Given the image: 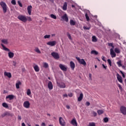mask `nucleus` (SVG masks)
I'll list each match as a JSON object with an SVG mask.
<instances>
[{
  "label": "nucleus",
  "mask_w": 126,
  "mask_h": 126,
  "mask_svg": "<svg viewBox=\"0 0 126 126\" xmlns=\"http://www.w3.org/2000/svg\"><path fill=\"white\" fill-rule=\"evenodd\" d=\"M33 68L36 72H38V71H40V68H39V66H38V65L33 66Z\"/></svg>",
  "instance_id": "4be33fe9"
},
{
  "label": "nucleus",
  "mask_w": 126,
  "mask_h": 126,
  "mask_svg": "<svg viewBox=\"0 0 126 126\" xmlns=\"http://www.w3.org/2000/svg\"><path fill=\"white\" fill-rule=\"evenodd\" d=\"M67 36L69 40H72V38H71V35H70L69 32H67Z\"/></svg>",
  "instance_id": "a19ab883"
},
{
  "label": "nucleus",
  "mask_w": 126,
  "mask_h": 126,
  "mask_svg": "<svg viewBox=\"0 0 126 126\" xmlns=\"http://www.w3.org/2000/svg\"><path fill=\"white\" fill-rule=\"evenodd\" d=\"M97 114L98 115H102V114H104V111L102 110H97Z\"/></svg>",
  "instance_id": "473e14b6"
},
{
  "label": "nucleus",
  "mask_w": 126,
  "mask_h": 126,
  "mask_svg": "<svg viewBox=\"0 0 126 126\" xmlns=\"http://www.w3.org/2000/svg\"><path fill=\"white\" fill-rule=\"evenodd\" d=\"M93 114L94 115V117H96L97 116V113L95 111H93Z\"/></svg>",
  "instance_id": "3c124183"
},
{
  "label": "nucleus",
  "mask_w": 126,
  "mask_h": 126,
  "mask_svg": "<svg viewBox=\"0 0 126 126\" xmlns=\"http://www.w3.org/2000/svg\"><path fill=\"white\" fill-rule=\"evenodd\" d=\"M50 17L53 19H57V16H56V15H54V14H50Z\"/></svg>",
  "instance_id": "c85d7f7f"
},
{
  "label": "nucleus",
  "mask_w": 126,
  "mask_h": 126,
  "mask_svg": "<svg viewBox=\"0 0 126 126\" xmlns=\"http://www.w3.org/2000/svg\"><path fill=\"white\" fill-rule=\"evenodd\" d=\"M108 46H110V47H112L113 48H114V45H113V43H108Z\"/></svg>",
  "instance_id": "de8ad7c7"
},
{
  "label": "nucleus",
  "mask_w": 126,
  "mask_h": 126,
  "mask_svg": "<svg viewBox=\"0 0 126 126\" xmlns=\"http://www.w3.org/2000/svg\"><path fill=\"white\" fill-rule=\"evenodd\" d=\"M62 18L66 22H68V17H67V14H65L62 17Z\"/></svg>",
  "instance_id": "4468645a"
},
{
  "label": "nucleus",
  "mask_w": 126,
  "mask_h": 126,
  "mask_svg": "<svg viewBox=\"0 0 126 126\" xmlns=\"http://www.w3.org/2000/svg\"><path fill=\"white\" fill-rule=\"evenodd\" d=\"M59 67L63 71H66L67 70V67L63 64H60Z\"/></svg>",
  "instance_id": "423d86ee"
},
{
  "label": "nucleus",
  "mask_w": 126,
  "mask_h": 126,
  "mask_svg": "<svg viewBox=\"0 0 126 126\" xmlns=\"http://www.w3.org/2000/svg\"><path fill=\"white\" fill-rule=\"evenodd\" d=\"M21 85V82L20 81H18L17 83H16V88H17V89H19V85Z\"/></svg>",
  "instance_id": "a878e982"
},
{
  "label": "nucleus",
  "mask_w": 126,
  "mask_h": 126,
  "mask_svg": "<svg viewBox=\"0 0 126 126\" xmlns=\"http://www.w3.org/2000/svg\"><path fill=\"white\" fill-rule=\"evenodd\" d=\"M1 46L2 47L3 50H4V51H6V52H9L8 53V56L9 59H12V58L14 57V53L13 52H10V50H9V49L5 47L4 45H3V44H1Z\"/></svg>",
  "instance_id": "f257e3e1"
},
{
  "label": "nucleus",
  "mask_w": 126,
  "mask_h": 126,
  "mask_svg": "<svg viewBox=\"0 0 126 126\" xmlns=\"http://www.w3.org/2000/svg\"><path fill=\"white\" fill-rule=\"evenodd\" d=\"M23 106L24 108H26V109H29L30 108V102L29 101H25L23 103Z\"/></svg>",
  "instance_id": "6e6552de"
},
{
  "label": "nucleus",
  "mask_w": 126,
  "mask_h": 126,
  "mask_svg": "<svg viewBox=\"0 0 126 126\" xmlns=\"http://www.w3.org/2000/svg\"><path fill=\"white\" fill-rule=\"evenodd\" d=\"M51 56L55 59V60H59L60 59V55L56 52H52L51 53Z\"/></svg>",
  "instance_id": "39448f33"
},
{
  "label": "nucleus",
  "mask_w": 126,
  "mask_h": 126,
  "mask_svg": "<svg viewBox=\"0 0 126 126\" xmlns=\"http://www.w3.org/2000/svg\"><path fill=\"white\" fill-rule=\"evenodd\" d=\"M14 98V95L13 94H9L6 96V99H9V100H13Z\"/></svg>",
  "instance_id": "412c9836"
},
{
  "label": "nucleus",
  "mask_w": 126,
  "mask_h": 126,
  "mask_svg": "<svg viewBox=\"0 0 126 126\" xmlns=\"http://www.w3.org/2000/svg\"><path fill=\"white\" fill-rule=\"evenodd\" d=\"M43 66L44 68H48L49 67V64L46 62L43 63Z\"/></svg>",
  "instance_id": "393cba45"
},
{
  "label": "nucleus",
  "mask_w": 126,
  "mask_h": 126,
  "mask_svg": "<svg viewBox=\"0 0 126 126\" xmlns=\"http://www.w3.org/2000/svg\"><path fill=\"white\" fill-rule=\"evenodd\" d=\"M70 66L72 70H74V68H75V64L74 63H73V62L71 61L70 62Z\"/></svg>",
  "instance_id": "f3484780"
},
{
  "label": "nucleus",
  "mask_w": 126,
  "mask_h": 126,
  "mask_svg": "<svg viewBox=\"0 0 126 126\" xmlns=\"http://www.w3.org/2000/svg\"><path fill=\"white\" fill-rule=\"evenodd\" d=\"M86 106H90V102H89V101H87L86 103Z\"/></svg>",
  "instance_id": "4d7b16f0"
},
{
  "label": "nucleus",
  "mask_w": 126,
  "mask_h": 126,
  "mask_svg": "<svg viewBox=\"0 0 126 126\" xmlns=\"http://www.w3.org/2000/svg\"><path fill=\"white\" fill-rule=\"evenodd\" d=\"M0 5L2 8L3 13H6V11H7V8H8L6 3H5V2L2 1L0 2Z\"/></svg>",
  "instance_id": "f03ea898"
},
{
  "label": "nucleus",
  "mask_w": 126,
  "mask_h": 126,
  "mask_svg": "<svg viewBox=\"0 0 126 126\" xmlns=\"http://www.w3.org/2000/svg\"><path fill=\"white\" fill-rule=\"evenodd\" d=\"M22 119V117H21V116L18 115V120H19V121H21Z\"/></svg>",
  "instance_id": "5fc2aeb1"
},
{
  "label": "nucleus",
  "mask_w": 126,
  "mask_h": 126,
  "mask_svg": "<svg viewBox=\"0 0 126 126\" xmlns=\"http://www.w3.org/2000/svg\"><path fill=\"white\" fill-rule=\"evenodd\" d=\"M107 62H108L110 66H112V61H111V60L108 59Z\"/></svg>",
  "instance_id": "c03bdc74"
},
{
  "label": "nucleus",
  "mask_w": 126,
  "mask_h": 126,
  "mask_svg": "<svg viewBox=\"0 0 126 126\" xmlns=\"http://www.w3.org/2000/svg\"><path fill=\"white\" fill-rule=\"evenodd\" d=\"M48 88L49 89V90H53V83L49 81L48 84Z\"/></svg>",
  "instance_id": "dca6fc26"
},
{
  "label": "nucleus",
  "mask_w": 126,
  "mask_h": 126,
  "mask_svg": "<svg viewBox=\"0 0 126 126\" xmlns=\"http://www.w3.org/2000/svg\"><path fill=\"white\" fill-rule=\"evenodd\" d=\"M4 76H7L8 78H11L12 75H11V73L10 72H4Z\"/></svg>",
  "instance_id": "6ab92c4d"
},
{
  "label": "nucleus",
  "mask_w": 126,
  "mask_h": 126,
  "mask_svg": "<svg viewBox=\"0 0 126 126\" xmlns=\"http://www.w3.org/2000/svg\"><path fill=\"white\" fill-rule=\"evenodd\" d=\"M63 97H67V94H64Z\"/></svg>",
  "instance_id": "e2e57ef3"
},
{
  "label": "nucleus",
  "mask_w": 126,
  "mask_h": 126,
  "mask_svg": "<svg viewBox=\"0 0 126 126\" xmlns=\"http://www.w3.org/2000/svg\"><path fill=\"white\" fill-rule=\"evenodd\" d=\"M41 126H46V124L45 123H42V124H41Z\"/></svg>",
  "instance_id": "680f3d73"
},
{
  "label": "nucleus",
  "mask_w": 126,
  "mask_h": 126,
  "mask_svg": "<svg viewBox=\"0 0 126 126\" xmlns=\"http://www.w3.org/2000/svg\"><path fill=\"white\" fill-rule=\"evenodd\" d=\"M120 112L123 115H126V107L125 106H121L120 107Z\"/></svg>",
  "instance_id": "1a4fd4ad"
},
{
  "label": "nucleus",
  "mask_w": 126,
  "mask_h": 126,
  "mask_svg": "<svg viewBox=\"0 0 126 126\" xmlns=\"http://www.w3.org/2000/svg\"><path fill=\"white\" fill-rule=\"evenodd\" d=\"M66 109H70V106L69 105H66Z\"/></svg>",
  "instance_id": "052dcab7"
},
{
  "label": "nucleus",
  "mask_w": 126,
  "mask_h": 126,
  "mask_svg": "<svg viewBox=\"0 0 126 126\" xmlns=\"http://www.w3.org/2000/svg\"><path fill=\"white\" fill-rule=\"evenodd\" d=\"M117 64H118V65L119 67H121V66H122L123 65L122 64V61H121L117 62Z\"/></svg>",
  "instance_id": "c9c22d12"
},
{
  "label": "nucleus",
  "mask_w": 126,
  "mask_h": 126,
  "mask_svg": "<svg viewBox=\"0 0 126 126\" xmlns=\"http://www.w3.org/2000/svg\"><path fill=\"white\" fill-rule=\"evenodd\" d=\"M2 107H3L4 108H8V105L7 104V103L5 102L2 103Z\"/></svg>",
  "instance_id": "7c9ffc66"
},
{
  "label": "nucleus",
  "mask_w": 126,
  "mask_h": 126,
  "mask_svg": "<svg viewBox=\"0 0 126 126\" xmlns=\"http://www.w3.org/2000/svg\"><path fill=\"white\" fill-rule=\"evenodd\" d=\"M27 94L28 96L31 95V90L30 89H29L27 90Z\"/></svg>",
  "instance_id": "4c0bfd02"
},
{
  "label": "nucleus",
  "mask_w": 126,
  "mask_h": 126,
  "mask_svg": "<svg viewBox=\"0 0 126 126\" xmlns=\"http://www.w3.org/2000/svg\"><path fill=\"white\" fill-rule=\"evenodd\" d=\"M71 124L72 126H77V122H76V119H75V118H73L71 121Z\"/></svg>",
  "instance_id": "2eb2a0df"
},
{
  "label": "nucleus",
  "mask_w": 126,
  "mask_h": 126,
  "mask_svg": "<svg viewBox=\"0 0 126 126\" xmlns=\"http://www.w3.org/2000/svg\"><path fill=\"white\" fill-rule=\"evenodd\" d=\"M91 28V27H87L86 26H84L83 27V29H84V30H90V29Z\"/></svg>",
  "instance_id": "79ce46f5"
},
{
  "label": "nucleus",
  "mask_w": 126,
  "mask_h": 126,
  "mask_svg": "<svg viewBox=\"0 0 126 126\" xmlns=\"http://www.w3.org/2000/svg\"><path fill=\"white\" fill-rule=\"evenodd\" d=\"M89 78L91 80H92V74L91 73L89 74Z\"/></svg>",
  "instance_id": "6e6d98bb"
},
{
  "label": "nucleus",
  "mask_w": 126,
  "mask_h": 126,
  "mask_svg": "<svg viewBox=\"0 0 126 126\" xmlns=\"http://www.w3.org/2000/svg\"><path fill=\"white\" fill-rule=\"evenodd\" d=\"M109 122V118L107 117H105L103 119V123H108Z\"/></svg>",
  "instance_id": "f704fd0d"
},
{
  "label": "nucleus",
  "mask_w": 126,
  "mask_h": 126,
  "mask_svg": "<svg viewBox=\"0 0 126 126\" xmlns=\"http://www.w3.org/2000/svg\"><path fill=\"white\" fill-rule=\"evenodd\" d=\"M25 71V68H23L22 69V71Z\"/></svg>",
  "instance_id": "774afa93"
},
{
  "label": "nucleus",
  "mask_w": 126,
  "mask_h": 126,
  "mask_svg": "<svg viewBox=\"0 0 126 126\" xmlns=\"http://www.w3.org/2000/svg\"><path fill=\"white\" fill-rule=\"evenodd\" d=\"M121 73L122 74L123 77L125 78L126 77V75H125V73L122 71H120Z\"/></svg>",
  "instance_id": "09e8293b"
},
{
  "label": "nucleus",
  "mask_w": 126,
  "mask_h": 126,
  "mask_svg": "<svg viewBox=\"0 0 126 126\" xmlns=\"http://www.w3.org/2000/svg\"><path fill=\"white\" fill-rule=\"evenodd\" d=\"M105 57L104 56H102L101 57V60H102V61H103V62H106V59Z\"/></svg>",
  "instance_id": "864d4df0"
},
{
  "label": "nucleus",
  "mask_w": 126,
  "mask_h": 126,
  "mask_svg": "<svg viewBox=\"0 0 126 126\" xmlns=\"http://www.w3.org/2000/svg\"><path fill=\"white\" fill-rule=\"evenodd\" d=\"M62 9L63 10H66V9H67V2H64L63 5V6L62 7Z\"/></svg>",
  "instance_id": "aec40b11"
},
{
  "label": "nucleus",
  "mask_w": 126,
  "mask_h": 126,
  "mask_svg": "<svg viewBox=\"0 0 126 126\" xmlns=\"http://www.w3.org/2000/svg\"><path fill=\"white\" fill-rule=\"evenodd\" d=\"M6 116H10L9 115V113H8V112H6L1 115V117L2 118H3V117H6Z\"/></svg>",
  "instance_id": "2f4dec72"
},
{
  "label": "nucleus",
  "mask_w": 126,
  "mask_h": 126,
  "mask_svg": "<svg viewBox=\"0 0 126 126\" xmlns=\"http://www.w3.org/2000/svg\"><path fill=\"white\" fill-rule=\"evenodd\" d=\"M50 1H51V2L53 3L54 1V0H49Z\"/></svg>",
  "instance_id": "338daca9"
},
{
  "label": "nucleus",
  "mask_w": 126,
  "mask_h": 126,
  "mask_svg": "<svg viewBox=\"0 0 126 126\" xmlns=\"http://www.w3.org/2000/svg\"><path fill=\"white\" fill-rule=\"evenodd\" d=\"M51 37V35H45L44 36V39H50Z\"/></svg>",
  "instance_id": "58836bf2"
},
{
  "label": "nucleus",
  "mask_w": 126,
  "mask_h": 126,
  "mask_svg": "<svg viewBox=\"0 0 126 126\" xmlns=\"http://www.w3.org/2000/svg\"><path fill=\"white\" fill-rule=\"evenodd\" d=\"M76 59L78 61V62L80 64H82L84 66H85V65H86V62H85V60H84V59H80V58H79V57H76Z\"/></svg>",
  "instance_id": "7ed1b4c3"
},
{
  "label": "nucleus",
  "mask_w": 126,
  "mask_h": 126,
  "mask_svg": "<svg viewBox=\"0 0 126 126\" xmlns=\"http://www.w3.org/2000/svg\"><path fill=\"white\" fill-rule=\"evenodd\" d=\"M102 66L103 67V68H104L105 69H107V66H105L104 64H102Z\"/></svg>",
  "instance_id": "13d9d810"
},
{
  "label": "nucleus",
  "mask_w": 126,
  "mask_h": 126,
  "mask_svg": "<svg viewBox=\"0 0 126 126\" xmlns=\"http://www.w3.org/2000/svg\"><path fill=\"white\" fill-rule=\"evenodd\" d=\"M95 124L94 123L92 122V123H90L89 124V125L88 126H95Z\"/></svg>",
  "instance_id": "ea45409f"
},
{
  "label": "nucleus",
  "mask_w": 126,
  "mask_h": 126,
  "mask_svg": "<svg viewBox=\"0 0 126 126\" xmlns=\"http://www.w3.org/2000/svg\"><path fill=\"white\" fill-rule=\"evenodd\" d=\"M117 78L119 82H120V83H122V84L124 83V82H123V77H122V76H121V75H120L119 73H117Z\"/></svg>",
  "instance_id": "f8f14e48"
},
{
  "label": "nucleus",
  "mask_w": 126,
  "mask_h": 126,
  "mask_svg": "<svg viewBox=\"0 0 126 126\" xmlns=\"http://www.w3.org/2000/svg\"><path fill=\"white\" fill-rule=\"evenodd\" d=\"M60 88H65V85L64 84H63L60 85Z\"/></svg>",
  "instance_id": "a18cd8bd"
},
{
  "label": "nucleus",
  "mask_w": 126,
  "mask_h": 126,
  "mask_svg": "<svg viewBox=\"0 0 126 126\" xmlns=\"http://www.w3.org/2000/svg\"><path fill=\"white\" fill-rule=\"evenodd\" d=\"M22 126H26V125H25V123H22Z\"/></svg>",
  "instance_id": "0e129e2a"
},
{
  "label": "nucleus",
  "mask_w": 126,
  "mask_h": 126,
  "mask_svg": "<svg viewBox=\"0 0 126 126\" xmlns=\"http://www.w3.org/2000/svg\"><path fill=\"white\" fill-rule=\"evenodd\" d=\"M90 14V11L89 10H87L86 12H85V17L87 21H89L90 20V19L89 18V14Z\"/></svg>",
  "instance_id": "9b49d317"
},
{
  "label": "nucleus",
  "mask_w": 126,
  "mask_h": 126,
  "mask_svg": "<svg viewBox=\"0 0 126 126\" xmlns=\"http://www.w3.org/2000/svg\"><path fill=\"white\" fill-rule=\"evenodd\" d=\"M91 54L92 55H98V52H97L96 50H92L91 52Z\"/></svg>",
  "instance_id": "c756f323"
},
{
  "label": "nucleus",
  "mask_w": 126,
  "mask_h": 126,
  "mask_svg": "<svg viewBox=\"0 0 126 126\" xmlns=\"http://www.w3.org/2000/svg\"><path fill=\"white\" fill-rule=\"evenodd\" d=\"M117 85L120 90H123V87H122V86L120 84H118Z\"/></svg>",
  "instance_id": "49530a36"
},
{
  "label": "nucleus",
  "mask_w": 126,
  "mask_h": 126,
  "mask_svg": "<svg viewBox=\"0 0 126 126\" xmlns=\"http://www.w3.org/2000/svg\"><path fill=\"white\" fill-rule=\"evenodd\" d=\"M110 56H111V58H116V54L113 48L110 49Z\"/></svg>",
  "instance_id": "ddd939ff"
},
{
  "label": "nucleus",
  "mask_w": 126,
  "mask_h": 126,
  "mask_svg": "<svg viewBox=\"0 0 126 126\" xmlns=\"http://www.w3.org/2000/svg\"><path fill=\"white\" fill-rule=\"evenodd\" d=\"M114 51L116 54H120L121 53V50L118 48H116L114 49Z\"/></svg>",
  "instance_id": "cd10ccee"
},
{
  "label": "nucleus",
  "mask_w": 126,
  "mask_h": 126,
  "mask_svg": "<svg viewBox=\"0 0 126 126\" xmlns=\"http://www.w3.org/2000/svg\"><path fill=\"white\" fill-rule=\"evenodd\" d=\"M28 12L29 15H31V11H32V5H29L27 8Z\"/></svg>",
  "instance_id": "a211bd4d"
},
{
  "label": "nucleus",
  "mask_w": 126,
  "mask_h": 126,
  "mask_svg": "<svg viewBox=\"0 0 126 126\" xmlns=\"http://www.w3.org/2000/svg\"><path fill=\"white\" fill-rule=\"evenodd\" d=\"M18 19L22 21L23 22H26L27 21V17L26 16L23 15H20L17 17Z\"/></svg>",
  "instance_id": "20e7f679"
},
{
  "label": "nucleus",
  "mask_w": 126,
  "mask_h": 126,
  "mask_svg": "<svg viewBox=\"0 0 126 126\" xmlns=\"http://www.w3.org/2000/svg\"><path fill=\"white\" fill-rule=\"evenodd\" d=\"M27 20H28V21H32V19L31 18V17H27Z\"/></svg>",
  "instance_id": "8fccbe9b"
},
{
  "label": "nucleus",
  "mask_w": 126,
  "mask_h": 126,
  "mask_svg": "<svg viewBox=\"0 0 126 126\" xmlns=\"http://www.w3.org/2000/svg\"><path fill=\"white\" fill-rule=\"evenodd\" d=\"M11 3L13 5H15V4H16V1H15V0H12L11 1Z\"/></svg>",
  "instance_id": "37998d69"
},
{
  "label": "nucleus",
  "mask_w": 126,
  "mask_h": 126,
  "mask_svg": "<svg viewBox=\"0 0 126 126\" xmlns=\"http://www.w3.org/2000/svg\"><path fill=\"white\" fill-rule=\"evenodd\" d=\"M47 45L48 46H51V47H54V46H56V45H57V41L55 40L49 41L47 43Z\"/></svg>",
  "instance_id": "0eeeda50"
},
{
  "label": "nucleus",
  "mask_w": 126,
  "mask_h": 126,
  "mask_svg": "<svg viewBox=\"0 0 126 126\" xmlns=\"http://www.w3.org/2000/svg\"><path fill=\"white\" fill-rule=\"evenodd\" d=\"M68 95L69 96V97H72L73 96V94H72V93H69L68 94Z\"/></svg>",
  "instance_id": "bf43d9fd"
},
{
  "label": "nucleus",
  "mask_w": 126,
  "mask_h": 126,
  "mask_svg": "<svg viewBox=\"0 0 126 126\" xmlns=\"http://www.w3.org/2000/svg\"><path fill=\"white\" fill-rule=\"evenodd\" d=\"M59 123L61 125V126H65V122H64V120H63V117H60L59 118Z\"/></svg>",
  "instance_id": "9d476101"
},
{
  "label": "nucleus",
  "mask_w": 126,
  "mask_h": 126,
  "mask_svg": "<svg viewBox=\"0 0 126 126\" xmlns=\"http://www.w3.org/2000/svg\"><path fill=\"white\" fill-rule=\"evenodd\" d=\"M70 24L72 26H74V25H75V24H76L75 21H74L73 20H70Z\"/></svg>",
  "instance_id": "bb28decb"
},
{
  "label": "nucleus",
  "mask_w": 126,
  "mask_h": 126,
  "mask_svg": "<svg viewBox=\"0 0 126 126\" xmlns=\"http://www.w3.org/2000/svg\"><path fill=\"white\" fill-rule=\"evenodd\" d=\"M82 99H83V94L81 93L79 96L78 97V102H80V101H82Z\"/></svg>",
  "instance_id": "5701e85b"
},
{
  "label": "nucleus",
  "mask_w": 126,
  "mask_h": 126,
  "mask_svg": "<svg viewBox=\"0 0 126 126\" xmlns=\"http://www.w3.org/2000/svg\"><path fill=\"white\" fill-rule=\"evenodd\" d=\"M18 3L21 7H22V4L20 2V1H18Z\"/></svg>",
  "instance_id": "603ef678"
},
{
  "label": "nucleus",
  "mask_w": 126,
  "mask_h": 126,
  "mask_svg": "<svg viewBox=\"0 0 126 126\" xmlns=\"http://www.w3.org/2000/svg\"><path fill=\"white\" fill-rule=\"evenodd\" d=\"M56 36L55 34H52V37H55Z\"/></svg>",
  "instance_id": "69168bd1"
},
{
  "label": "nucleus",
  "mask_w": 126,
  "mask_h": 126,
  "mask_svg": "<svg viewBox=\"0 0 126 126\" xmlns=\"http://www.w3.org/2000/svg\"><path fill=\"white\" fill-rule=\"evenodd\" d=\"M1 42L3 43V44H5V45H7L8 44V41L6 39H3L1 40Z\"/></svg>",
  "instance_id": "b1692460"
},
{
  "label": "nucleus",
  "mask_w": 126,
  "mask_h": 126,
  "mask_svg": "<svg viewBox=\"0 0 126 126\" xmlns=\"http://www.w3.org/2000/svg\"><path fill=\"white\" fill-rule=\"evenodd\" d=\"M92 41L93 42H97V38L95 35L92 36Z\"/></svg>",
  "instance_id": "72a5a7b5"
},
{
  "label": "nucleus",
  "mask_w": 126,
  "mask_h": 126,
  "mask_svg": "<svg viewBox=\"0 0 126 126\" xmlns=\"http://www.w3.org/2000/svg\"><path fill=\"white\" fill-rule=\"evenodd\" d=\"M35 52H36V53H37V54H41V51H40V49L38 48V47L35 48Z\"/></svg>",
  "instance_id": "e433bc0d"
}]
</instances>
